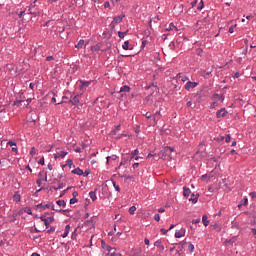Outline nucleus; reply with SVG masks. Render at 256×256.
I'll return each instance as SVG.
<instances>
[{"mask_svg": "<svg viewBox=\"0 0 256 256\" xmlns=\"http://www.w3.org/2000/svg\"><path fill=\"white\" fill-rule=\"evenodd\" d=\"M21 103H23V100H15L14 103H13V105H14L15 107H19V105H21Z\"/></svg>", "mask_w": 256, "mask_h": 256, "instance_id": "42", "label": "nucleus"}, {"mask_svg": "<svg viewBox=\"0 0 256 256\" xmlns=\"http://www.w3.org/2000/svg\"><path fill=\"white\" fill-rule=\"evenodd\" d=\"M225 142L229 143L231 141V134H227L226 137H224Z\"/></svg>", "mask_w": 256, "mask_h": 256, "instance_id": "49", "label": "nucleus"}, {"mask_svg": "<svg viewBox=\"0 0 256 256\" xmlns=\"http://www.w3.org/2000/svg\"><path fill=\"white\" fill-rule=\"evenodd\" d=\"M154 219L155 221H161V215L155 214Z\"/></svg>", "mask_w": 256, "mask_h": 256, "instance_id": "58", "label": "nucleus"}, {"mask_svg": "<svg viewBox=\"0 0 256 256\" xmlns=\"http://www.w3.org/2000/svg\"><path fill=\"white\" fill-rule=\"evenodd\" d=\"M35 7H37V0H35L34 2H32L30 4V6L28 7V11H33V9H35Z\"/></svg>", "mask_w": 256, "mask_h": 256, "instance_id": "32", "label": "nucleus"}, {"mask_svg": "<svg viewBox=\"0 0 256 256\" xmlns=\"http://www.w3.org/2000/svg\"><path fill=\"white\" fill-rule=\"evenodd\" d=\"M189 201H191L195 205V203H197V201H199V193H197L196 195H195V193H192Z\"/></svg>", "mask_w": 256, "mask_h": 256, "instance_id": "14", "label": "nucleus"}, {"mask_svg": "<svg viewBox=\"0 0 256 256\" xmlns=\"http://www.w3.org/2000/svg\"><path fill=\"white\" fill-rule=\"evenodd\" d=\"M43 181L44 180H39V179L36 180V184L38 185V187H41V185H43Z\"/></svg>", "mask_w": 256, "mask_h": 256, "instance_id": "59", "label": "nucleus"}, {"mask_svg": "<svg viewBox=\"0 0 256 256\" xmlns=\"http://www.w3.org/2000/svg\"><path fill=\"white\" fill-rule=\"evenodd\" d=\"M188 249H189V251H190V253H193V251H195V245H193V244H189L188 245Z\"/></svg>", "mask_w": 256, "mask_h": 256, "instance_id": "40", "label": "nucleus"}, {"mask_svg": "<svg viewBox=\"0 0 256 256\" xmlns=\"http://www.w3.org/2000/svg\"><path fill=\"white\" fill-rule=\"evenodd\" d=\"M234 243H235V241H233L232 239L225 240V245H228V244L233 245Z\"/></svg>", "mask_w": 256, "mask_h": 256, "instance_id": "54", "label": "nucleus"}, {"mask_svg": "<svg viewBox=\"0 0 256 256\" xmlns=\"http://www.w3.org/2000/svg\"><path fill=\"white\" fill-rule=\"evenodd\" d=\"M181 81H182L183 83H185V81H189V77H188V76H183V77L181 78Z\"/></svg>", "mask_w": 256, "mask_h": 256, "instance_id": "60", "label": "nucleus"}, {"mask_svg": "<svg viewBox=\"0 0 256 256\" xmlns=\"http://www.w3.org/2000/svg\"><path fill=\"white\" fill-rule=\"evenodd\" d=\"M24 213H27V215H33V210H31V207H25Z\"/></svg>", "mask_w": 256, "mask_h": 256, "instance_id": "33", "label": "nucleus"}, {"mask_svg": "<svg viewBox=\"0 0 256 256\" xmlns=\"http://www.w3.org/2000/svg\"><path fill=\"white\" fill-rule=\"evenodd\" d=\"M28 15H34V17H39L40 13L37 12V11L30 10V11L28 12Z\"/></svg>", "mask_w": 256, "mask_h": 256, "instance_id": "36", "label": "nucleus"}, {"mask_svg": "<svg viewBox=\"0 0 256 256\" xmlns=\"http://www.w3.org/2000/svg\"><path fill=\"white\" fill-rule=\"evenodd\" d=\"M199 85V82H191V81H188L185 86H184V89L186 91H191V89H195V87H198Z\"/></svg>", "mask_w": 256, "mask_h": 256, "instance_id": "7", "label": "nucleus"}, {"mask_svg": "<svg viewBox=\"0 0 256 256\" xmlns=\"http://www.w3.org/2000/svg\"><path fill=\"white\" fill-rule=\"evenodd\" d=\"M109 7H111V3H109V1H106V2L104 3V8H105V9H109Z\"/></svg>", "mask_w": 256, "mask_h": 256, "instance_id": "56", "label": "nucleus"}, {"mask_svg": "<svg viewBox=\"0 0 256 256\" xmlns=\"http://www.w3.org/2000/svg\"><path fill=\"white\" fill-rule=\"evenodd\" d=\"M79 97H81V95L77 94L73 97V99L68 100V101H61L59 103H57V105H63V103H71V105H79Z\"/></svg>", "mask_w": 256, "mask_h": 256, "instance_id": "5", "label": "nucleus"}, {"mask_svg": "<svg viewBox=\"0 0 256 256\" xmlns=\"http://www.w3.org/2000/svg\"><path fill=\"white\" fill-rule=\"evenodd\" d=\"M205 7V4L203 2V0L200 1L199 5L197 6V10L198 11H202V9Z\"/></svg>", "mask_w": 256, "mask_h": 256, "instance_id": "35", "label": "nucleus"}, {"mask_svg": "<svg viewBox=\"0 0 256 256\" xmlns=\"http://www.w3.org/2000/svg\"><path fill=\"white\" fill-rule=\"evenodd\" d=\"M91 51H101V43L91 46Z\"/></svg>", "mask_w": 256, "mask_h": 256, "instance_id": "27", "label": "nucleus"}, {"mask_svg": "<svg viewBox=\"0 0 256 256\" xmlns=\"http://www.w3.org/2000/svg\"><path fill=\"white\" fill-rule=\"evenodd\" d=\"M41 221H43L45 227H49L51 225V223H53L55 221V217H48L45 218V216H40Z\"/></svg>", "mask_w": 256, "mask_h": 256, "instance_id": "6", "label": "nucleus"}, {"mask_svg": "<svg viewBox=\"0 0 256 256\" xmlns=\"http://www.w3.org/2000/svg\"><path fill=\"white\" fill-rule=\"evenodd\" d=\"M135 211H137V207L131 206L128 210L129 215H135Z\"/></svg>", "mask_w": 256, "mask_h": 256, "instance_id": "31", "label": "nucleus"}, {"mask_svg": "<svg viewBox=\"0 0 256 256\" xmlns=\"http://www.w3.org/2000/svg\"><path fill=\"white\" fill-rule=\"evenodd\" d=\"M89 197L92 201H97V188L94 191L89 192Z\"/></svg>", "mask_w": 256, "mask_h": 256, "instance_id": "15", "label": "nucleus"}, {"mask_svg": "<svg viewBox=\"0 0 256 256\" xmlns=\"http://www.w3.org/2000/svg\"><path fill=\"white\" fill-rule=\"evenodd\" d=\"M84 225H86L87 227H93L95 225V220H93V218H91L90 220H86L84 222Z\"/></svg>", "mask_w": 256, "mask_h": 256, "instance_id": "20", "label": "nucleus"}, {"mask_svg": "<svg viewBox=\"0 0 256 256\" xmlns=\"http://www.w3.org/2000/svg\"><path fill=\"white\" fill-rule=\"evenodd\" d=\"M186 231L187 230L185 228H181L180 230H176L174 237L176 239H181V237H185Z\"/></svg>", "mask_w": 256, "mask_h": 256, "instance_id": "8", "label": "nucleus"}, {"mask_svg": "<svg viewBox=\"0 0 256 256\" xmlns=\"http://www.w3.org/2000/svg\"><path fill=\"white\" fill-rule=\"evenodd\" d=\"M162 244H161V240H157L155 243H154V247H160Z\"/></svg>", "mask_w": 256, "mask_h": 256, "instance_id": "57", "label": "nucleus"}, {"mask_svg": "<svg viewBox=\"0 0 256 256\" xmlns=\"http://www.w3.org/2000/svg\"><path fill=\"white\" fill-rule=\"evenodd\" d=\"M122 49H124V51H129V41L124 42V44L122 45Z\"/></svg>", "mask_w": 256, "mask_h": 256, "instance_id": "34", "label": "nucleus"}, {"mask_svg": "<svg viewBox=\"0 0 256 256\" xmlns=\"http://www.w3.org/2000/svg\"><path fill=\"white\" fill-rule=\"evenodd\" d=\"M173 151H175V148H173L171 146H166V147H164L163 150H161L158 153V157H159V159H163V161H167V160L171 159V153H173Z\"/></svg>", "mask_w": 256, "mask_h": 256, "instance_id": "1", "label": "nucleus"}, {"mask_svg": "<svg viewBox=\"0 0 256 256\" xmlns=\"http://www.w3.org/2000/svg\"><path fill=\"white\" fill-rule=\"evenodd\" d=\"M73 166V160L72 159H68L66 161V164L62 165V168H65V167H72Z\"/></svg>", "mask_w": 256, "mask_h": 256, "instance_id": "29", "label": "nucleus"}, {"mask_svg": "<svg viewBox=\"0 0 256 256\" xmlns=\"http://www.w3.org/2000/svg\"><path fill=\"white\" fill-rule=\"evenodd\" d=\"M161 111H162V108H160V109H159L158 111H156V113H154V114H151V113H149V112H147V113L145 114L146 119H152L151 125H152L153 127H155V125H157V123H159V120L161 119V117H163V116L161 115Z\"/></svg>", "mask_w": 256, "mask_h": 256, "instance_id": "2", "label": "nucleus"}, {"mask_svg": "<svg viewBox=\"0 0 256 256\" xmlns=\"http://www.w3.org/2000/svg\"><path fill=\"white\" fill-rule=\"evenodd\" d=\"M72 173H73V175L81 176V175H83V170L81 168L77 167L74 170H72Z\"/></svg>", "mask_w": 256, "mask_h": 256, "instance_id": "19", "label": "nucleus"}, {"mask_svg": "<svg viewBox=\"0 0 256 256\" xmlns=\"http://www.w3.org/2000/svg\"><path fill=\"white\" fill-rule=\"evenodd\" d=\"M106 159H107L108 163H109V159H112V161H116L117 160V155L108 156Z\"/></svg>", "mask_w": 256, "mask_h": 256, "instance_id": "43", "label": "nucleus"}, {"mask_svg": "<svg viewBox=\"0 0 256 256\" xmlns=\"http://www.w3.org/2000/svg\"><path fill=\"white\" fill-rule=\"evenodd\" d=\"M208 219H209V217H207L206 214H204V215L202 216V221H203L205 227H208V226H209V220H208Z\"/></svg>", "mask_w": 256, "mask_h": 256, "instance_id": "24", "label": "nucleus"}, {"mask_svg": "<svg viewBox=\"0 0 256 256\" xmlns=\"http://www.w3.org/2000/svg\"><path fill=\"white\" fill-rule=\"evenodd\" d=\"M170 49H175V42H170L169 44Z\"/></svg>", "mask_w": 256, "mask_h": 256, "instance_id": "64", "label": "nucleus"}, {"mask_svg": "<svg viewBox=\"0 0 256 256\" xmlns=\"http://www.w3.org/2000/svg\"><path fill=\"white\" fill-rule=\"evenodd\" d=\"M108 256H123L121 253H117V252H111L107 254Z\"/></svg>", "mask_w": 256, "mask_h": 256, "instance_id": "47", "label": "nucleus"}, {"mask_svg": "<svg viewBox=\"0 0 256 256\" xmlns=\"http://www.w3.org/2000/svg\"><path fill=\"white\" fill-rule=\"evenodd\" d=\"M112 185H113L115 191H117L118 193H121V187H119V185H117V182L115 180H112Z\"/></svg>", "mask_w": 256, "mask_h": 256, "instance_id": "26", "label": "nucleus"}, {"mask_svg": "<svg viewBox=\"0 0 256 256\" xmlns=\"http://www.w3.org/2000/svg\"><path fill=\"white\" fill-rule=\"evenodd\" d=\"M63 179V175L59 174L58 175V178H55L54 179V183L57 182V183H61V180Z\"/></svg>", "mask_w": 256, "mask_h": 256, "instance_id": "39", "label": "nucleus"}, {"mask_svg": "<svg viewBox=\"0 0 256 256\" xmlns=\"http://www.w3.org/2000/svg\"><path fill=\"white\" fill-rule=\"evenodd\" d=\"M56 205H59V207H66L67 202H65V200H57Z\"/></svg>", "mask_w": 256, "mask_h": 256, "instance_id": "28", "label": "nucleus"}, {"mask_svg": "<svg viewBox=\"0 0 256 256\" xmlns=\"http://www.w3.org/2000/svg\"><path fill=\"white\" fill-rule=\"evenodd\" d=\"M63 187H65V184L63 182H59L58 184V190L59 189H63Z\"/></svg>", "mask_w": 256, "mask_h": 256, "instance_id": "61", "label": "nucleus"}, {"mask_svg": "<svg viewBox=\"0 0 256 256\" xmlns=\"http://www.w3.org/2000/svg\"><path fill=\"white\" fill-rule=\"evenodd\" d=\"M84 177H88L89 175H91V170L89 169H86L83 174H82Z\"/></svg>", "mask_w": 256, "mask_h": 256, "instance_id": "41", "label": "nucleus"}, {"mask_svg": "<svg viewBox=\"0 0 256 256\" xmlns=\"http://www.w3.org/2000/svg\"><path fill=\"white\" fill-rule=\"evenodd\" d=\"M173 29H177V27L175 26V24L170 23L168 31H173Z\"/></svg>", "mask_w": 256, "mask_h": 256, "instance_id": "50", "label": "nucleus"}, {"mask_svg": "<svg viewBox=\"0 0 256 256\" xmlns=\"http://www.w3.org/2000/svg\"><path fill=\"white\" fill-rule=\"evenodd\" d=\"M160 232L162 233V235H167V233H169V230L162 228L160 229Z\"/></svg>", "mask_w": 256, "mask_h": 256, "instance_id": "53", "label": "nucleus"}, {"mask_svg": "<svg viewBox=\"0 0 256 256\" xmlns=\"http://www.w3.org/2000/svg\"><path fill=\"white\" fill-rule=\"evenodd\" d=\"M207 177H209L207 174H204L201 176V181H206Z\"/></svg>", "mask_w": 256, "mask_h": 256, "instance_id": "63", "label": "nucleus"}, {"mask_svg": "<svg viewBox=\"0 0 256 256\" xmlns=\"http://www.w3.org/2000/svg\"><path fill=\"white\" fill-rule=\"evenodd\" d=\"M13 199L14 201H17V203H21V194H19V192H15Z\"/></svg>", "mask_w": 256, "mask_h": 256, "instance_id": "23", "label": "nucleus"}, {"mask_svg": "<svg viewBox=\"0 0 256 256\" xmlns=\"http://www.w3.org/2000/svg\"><path fill=\"white\" fill-rule=\"evenodd\" d=\"M79 200L77 198H71L70 199V205H75Z\"/></svg>", "mask_w": 256, "mask_h": 256, "instance_id": "48", "label": "nucleus"}, {"mask_svg": "<svg viewBox=\"0 0 256 256\" xmlns=\"http://www.w3.org/2000/svg\"><path fill=\"white\" fill-rule=\"evenodd\" d=\"M125 19V14H121L120 16H115L110 23V29H115L119 23H121Z\"/></svg>", "mask_w": 256, "mask_h": 256, "instance_id": "3", "label": "nucleus"}, {"mask_svg": "<svg viewBox=\"0 0 256 256\" xmlns=\"http://www.w3.org/2000/svg\"><path fill=\"white\" fill-rule=\"evenodd\" d=\"M249 195L252 199H256V192H250Z\"/></svg>", "mask_w": 256, "mask_h": 256, "instance_id": "62", "label": "nucleus"}, {"mask_svg": "<svg viewBox=\"0 0 256 256\" xmlns=\"http://www.w3.org/2000/svg\"><path fill=\"white\" fill-rule=\"evenodd\" d=\"M178 245H181L180 251H183V249H185V245H187V240H183L182 242L178 243Z\"/></svg>", "mask_w": 256, "mask_h": 256, "instance_id": "37", "label": "nucleus"}, {"mask_svg": "<svg viewBox=\"0 0 256 256\" xmlns=\"http://www.w3.org/2000/svg\"><path fill=\"white\" fill-rule=\"evenodd\" d=\"M79 82L81 83L79 89H83V87H89V85H91V81H85V80H79Z\"/></svg>", "mask_w": 256, "mask_h": 256, "instance_id": "16", "label": "nucleus"}, {"mask_svg": "<svg viewBox=\"0 0 256 256\" xmlns=\"http://www.w3.org/2000/svg\"><path fill=\"white\" fill-rule=\"evenodd\" d=\"M213 99H218L219 101H224L225 100V95H219L217 93L213 94Z\"/></svg>", "mask_w": 256, "mask_h": 256, "instance_id": "21", "label": "nucleus"}, {"mask_svg": "<svg viewBox=\"0 0 256 256\" xmlns=\"http://www.w3.org/2000/svg\"><path fill=\"white\" fill-rule=\"evenodd\" d=\"M235 27H237V24L230 26L229 33H235Z\"/></svg>", "mask_w": 256, "mask_h": 256, "instance_id": "46", "label": "nucleus"}, {"mask_svg": "<svg viewBox=\"0 0 256 256\" xmlns=\"http://www.w3.org/2000/svg\"><path fill=\"white\" fill-rule=\"evenodd\" d=\"M127 163H131V158H129V157L122 158V161L120 162L117 169H121L122 165H127Z\"/></svg>", "mask_w": 256, "mask_h": 256, "instance_id": "11", "label": "nucleus"}, {"mask_svg": "<svg viewBox=\"0 0 256 256\" xmlns=\"http://www.w3.org/2000/svg\"><path fill=\"white\" fill-rule=\"evenodd\" d=\"M67 155H68V152L59 151L56 154H54V159H59V157H61L63 159V157H65Z\"/></svg>", "mask_w": 256, "mask_h": 256, "instance_id": "12", "label": "nucleus"}, {"mask_svg": "<svg viewBox=\"0 0 256 256\" xmlns=\"http://www.w3.org/2000/svg\"><path fill=\"white\" fill-rule=\"evenodd\" d=\"M36 209H42V211H45V209H52V211H55V204L53 202L43 205V203H40L36 205Z\"/></svg>", "mask_w": 256, "mask_h": 256, "instance_id": "4", "label": "nucleus"}, {"mask_svg": "<svg viewBox=\"0 0 256 256\" xmlns=\"http://www.w3.org/2000/svg\"><path fill=\"white\" fill-rule=\"evenodd\" d=\"M247 203H249V199L247 197H245L244 199L241 200V205H247Z\"/></svg>", "mask_w": 256, "mask_h": 256, "instance_id": "44", "label": "nucleus"}, {"mask_svg": "<svg viewBox=\"0 0 256 256\" xmlns=\"http://www.w3.org/2000/svg\"><path fill=\"white\" fill-rule=\"evenodd\" d=\"M47 233L51 235V233H55V226H51L50 229L47 230Z\"/></svg>", "mask_w": 256, "mask_h": 256, "instance_id": "45", "label": "nucleus"}, {"mask_svg": "<svg viewBox=\"0 0 256 256\" xmlns=\"http://www.w3.org/2000/svg\"><path fill=\"white\" fill-rule=\"evenodd\" d=\"M129 91H131V87H129L128 85H124L120 88V93H123V92L129 93Z\"/></svg>", "mask_w": 256, "mask_h": 256, "instance_id": "25", "label": "nucleus"}, {"mask_svg": "<svg viewBox=\"0 0 256 256\" xmlns=\"http://www.w3.org/2000/svg\"><path fill=\"white\" fill-rule=\"evenodd\" d=\"M101 247H102V249H105L106 251H108V253H111L112 251H117V248H113V247L105 244V240L101 241Z\"/></svg>", "mask_w": 256, "mask_h": 256, "instance_id": "9", "label": "nucleus"}, {"mask_svg": "<svg viewBox=\"0 0 256 256\" xmlns=\"http://www.w3.org/2000/svg\"><path fill=\"white\" fill-rule=\"evenodd\" d=\"M197 55H198L199 57H201V55H203V49L198 48V49H197Z\"/></svg>", "mask_w": 256, "mask_h": 256, "instance_id": "55", "label": "nucleus"}, {"mask_svg": "<svg viewBox=\"0 0 256 256\" xmlns=\"http://www.w3.org/2000/svg\"><path fill=\"white\" fill-rule=\"evenodd\" d=\"M137 155H139V149H135L133 152L130 153V161H133V159H135V157H137Z\"/></svg>", "mask_w": 256, "mask_h": 256, "instance_id": "18", "label": "nucleus"}, {"mask_svg": "<svg viewBox=\"0 0 256 256\" xmlns=\"http://www.w3.org/2000/svg\"><path fill=\"white\" fill-rule=\"evenodd\" d=\"M121 177H123L124 179H126V181H129V179H133V176H130V175H122Z\"/></svg>", "mask_w": 256, "mask_h": 256, "instance_id": "52", "label": "nucleus"}, {"mask_svg": "<svg viewBox=\"0 0 256 256\" xmlns=\"http://www.w3.org/2000/svg\"><path fill=\"white\" fill-rule=\"evenodd\" d=\"M189 195H191V189H189L187 186H184L183 196L187 198V197H189Z\"/></svg>", "mask_w": 256, "mask_h": 256, "instance_id": "17", "label": "nucleus"}, {"mask_svg": "<svg viewBox=\"0 0 256 256\" xmlns=\"http://www.w3.org/2000/svg\"><path fill=\"white\" fill-rule=\"evenodd\" d=\"M210 74H211V71H206V70H204V71L201 72V76H202V77H207V76H209Z\"/></svg>", "mask_w": 256, "mask_h": 256, "instance_id": "38", "label": "nucleus"}, {"mask_svg": "<svg viewBox=\"0 0 256 256\" xmlns=\"http://www.w3.org/2000/svg\"><path fill=\"white\" fill-rule=\"evenodd\" d=\"M227 113V110L225 108H222L216 112V117L217 119H221V117H226Z\"/></svg>", "mask_w": 256, "mask_h": 256, "instance_id": "10", "label": "nucleus"}, {"mask_svg": "<svg viewBox=\"0 0 256 256\" xmlns=\"http://www.w3.org/2000/svg\"><path fill=\"white\" fill-rule=\"evenodd\" d=\"M38 179L42 181H47V172L40 171L38 174Z\"/></svg>", "mask_w": 256, "mask_h": 256, "instance_id": "13", "label": "nucleus"}, {"mask_svg": "<svg viewBox=\"0 0 256 256\" xmlns=\"http://www.w3.org/2000/svg\"><path fill=\"white\" fill-rule=\"evenodd\" d=\"M37 153V150L35 149V147H32L30 150V155H32V157Z\"/></svg>", "mask_w": 256, "mask_h": 256, "instance_id": "51", "label": "nucleus"}, {"mask_svg": "<svg viewBox=\"0 0 256 256\" xmlns=\"http://www.w3.org/2000/svg\"><path fill=\"white\" fill-rule=\"evenodd\" d=\"M127 33H129V30H126L125 32L119 31V32H118V37H119L120 39H125V35H127Z\"/></svg>", "mask_w": 256, "mask_h": 256, "instance_id": "30", "label": "nucleus"}, {"mask_svg": "<svg viewBox=\"0 0 256 256\" xmlns=\"http://www.w3.org/2000/svg\"><path fill=\"white\" fill-rule=\"evenodd\" d=\"M85 45V40L81 39L79 42L75 45L76 49H83V46Z\"/></svg>", "mask_w": 256, "mask_h": 256, "instance_id": "22", "label": "nucleus"}]
</instances>
